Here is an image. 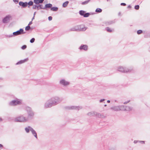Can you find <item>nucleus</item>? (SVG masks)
<instances>
[{
    "instance_id": "obj_1",
    "label": "nucleus",
    "mask_w": 150,
    "mask_h": 150,
    "mask_svg": "<svg viewBox=\"0 0 150 150\" xmlns=\"http://www.w3.org/2000/svg\"><path fill=\"white\" fill-rule=\"evenodd\" d=\"M62 99L57 96L53 97L48 100L45 104V108H50L60 103Z\"/></svg>"
},
{
    "instance_id": "obj_2",
    "label": "nucleus",
    "mask_w": 150,
    "mask_h": 150,
    "mask_svg": "<svg viewBox=\"0 0 150 150\" xmlns=\"http://www.w3.org/2000/svg\"><path fill=\"white\" fill-rule=\"evenodd\" d=\"M25 110L27 114L26 119L28 121H30L33 119L34 117L35 112L32 110V108L29 106H26L25 108Z\"/></svg>"
},
{
    "instance_id": "obj_3",
    "label": "nucleus",
    "mask_w": 150,
    "mask_h": 150,
    "mask_svg": "<svg viewBox=\"0 0 150 150\" xmlns=\"http://www.w3.org/2000/svg\"><path fill=\"white\" fill-rule=\"evenodd\" d=\"M22 104V100L21 99L16 98L15 99L12 100L9 103V105L11 106H15L17 105H21Z\"/></svg>"
},
{
    "instance_id": "obj_4",
    "label": "nucleus",
    "mask_w": 150,
    "mask_h": 150,
    "mask_svg": "<svg viewBox=\"0 0 150 150\" xmlns=\"http://www.w3.org/2000/svg\"><path fill=\"white\" fill-rule=\"evenodd\" d=\"M26 33L25 32H24V30L22 28H20L19 30L14 32L12 35H8L9 38L12 37L16 36L19 35L24 34Z\"/></svg>"
},
{
    "instance_id": "obj_5",
    "label": "nucleus",
    "mask_w": 150,
    "mask_h": 150,
    "mask_svg": "<svg viewBox=\"0 0 150 150\" xmlns=\"http://www.w3.org/2000/svg\"><path fill=\"white\" fill-rule=\"evenodd\" d=\"M14 121L15 122H25L28 120L25 117L21 115L15 118Z\"/></svg>"
},
{
    "instance_id": "obj_6",
    "label": "nucleus",
    "mask_w": 150,
    "mask_h": 150,
    "mask_svg": "<svg viewBox=\"0 0 150 150\" xmlns=\"http://www.w3.org/2000/svg\"><path fill=\"white\" fill-rule=\"evenodd\" d=\"M132 70V69H129L127 68H124L122 67H120L118 68V71L123 73L130 72Z\"/></svg>"
},
{
    "instance_id": "obj_7",
    "label": "nucleus",
    "mask_w": 150,
    "mask_h": 150,
    "mask_svg": "<svg viewBox=\"0 0 150 150\" xmlns=\"http://www.w3.org/2000/svg\"><path fill=\"white\" fill-rule=\"evenodd\" d=\"M11 18V16L10 15H8L3 18L2 22L4 23H7L9 22L10 19Z\"/></svg>"
},
{
    "instance_id": "obj_8",
    "label": "nucleus",
    "mask_w": 150,
    "mask_h": 150,
    "mask_svg": "<svg viewBox=\"0 0 150 150\" xmlns=\"http://www.w3.org/2000/svg\"><path fill=\"white\" fill-rule=\"evenodd\" d=\"M82 107L80 106H67L66 107V108L68 110H79L80 109H81Z\"/></svg>"
},
{
    "instance_id": "obj_9",
    "label": "nucleus",
    "mask_w": 150,
    "mask_h": 150,
    "mask_svg": "<svg viewBox=\"0 0 150 150\" xmlns=\"http://www.w3.org/2000/svg\"><path fill=\"white\" fill-rule=\"evenodd\" d=\"M59 84L64 86H66L70 84V82L66 81L64 79H63L60 81Z\"/></svg>"
},
{
    "instance_id": "obj_10",
    "label": "nucleus",
    "mask_w": 150,
    "mask_h": 150,
    "mask_svg": "<svg viewBox=\"0 0 150 150\" xmlns=\"http://www.w3.org/2000/svg\"><path fill=\"white\" fill-rule=\"evenodd\" d=\"M79 13L81 16H82L85 18H87V16L89 14L88 13H86L85 11L82 10L79 11Z\"/></svg>"
},
{
    "instance_id": "obj_11",
    "label": "nucleus",
    "mask_w": 150,
    "mask_h": 150,
    "mask_svg": "<svg viewBox=\"0 0 150 150\" xmlns=\"http://www.w3.org/2000/svg\"><path fill=\"white\" fill-rule=\"evenodd\" d=\"M79 48L81 50H83L85 51H86L88 50V46L86 45L82 44Z\"/></svg>"
},
{
    "instance_id": "obj_12",
    "label": "nucleus",
    "mask_w": 150,
    "mask_h": 150,
    "mask_svg": "<svg viewBox=\"0 0 150 150\" xmlns=\"http://www.w3.org/2000/svg\"><path fill=\"white\" fill-rule=\"evenodd\" d=\"M20 6L22 7V8H25L27 6V2H23L22 1H20L18 3Z\"/></svg>"
},
{
    "instance_id": "obj_13",
    "label": "nucleus",
    "mask_w": 150,
    "mask_h": 150,
    "mask_svg": "<svg viewBox=\"0 0 150 150\" xmlns=\"http://www.w3.org/2000/svg\"><path fill=\"white\" fill-rule=\"evenodd\" d=\"M28 57H27L23 60H21L17 62L16 64V65H18L23 63H25V62H27L28 61Z\"/></svg>"
},
{
    "instance_id": "obj_14",
    "label": "nucleus",
    "mask_w": 150,
    "mask_h": 150,
    "mask_svg": "<svg viewBox=\"0 0 150 150\" xmlns=\"http://www.w3.org/2000/svg\"><path fill=\"white\" fill-rule=\"evenodd\" d=\"M52 6V5L50 3L46 4L44 7V9L48 10L49 8L51 9V8Z\"/></svg>"
},
{
    "instance_id": "obj_15",
    "label": "nucleus",
    "mask_w": 150,
    "mask_h": 150,
    "mask_svg": "<svg viewBox=\"0 0 150 150\" xmlns=\"http://www.w3.org/2000/svg\"><path fill=\"white\" fill-rule=\"evenodd\" d=\"M79 26H80L79 27V31H84L87 29L85 27L84 25H79Z\"/></svg>"
},
{
    "instance_id": "obj_16",
    "label": "nucleus",
    "mask_w": 150,
    "mask_h": 150,
    "mask_svg": "<svg viewBox=\"0 0 150 150\" xmlns=\"http://www.w3.org/2000/svg\"><path fill=\"white\" fill-rule=\"evenodd\" d=\"M43 80L42 79H39V80H35V85H37L38 84H40L42 85L43 84Z\"/></svg>"
},
{
    "instance_id": "obj_17",
    "label": "nucleus",
    "mask_w": 150,
    "mask_h": 150,
    "mask_svg": "<svg viewBox=\"0 0 150 150\" xmlns=\"http://www.w3.org/2000/svg\"><path fill=\"white\" fill-rule=\"evenodd\" d=\"M33 129V128L29 126L25 127V130L27 133H29L30 131H31Z\"/></svg>"
},
{
    "instance_id": "obj_18",
    "label": "nucleus",
    "mask_w": 150,
    "mask_h": 150,
    "mask_svg": "<svg viewBox=\"0 0 150 150\" xmlns=\"http://www.w3.org/2000/svg\"><path fill=\"white\" fill-rule=\"evenodd\" d=\"M110 109L114 111H119V106H114L110 108Z\"/></svg>"
},
{
    "instance_id": "obj_19",
    "label": "nucleus",
    "mask_w": 150,
    "mask_h": 150,
    "mask_svg": "<svg viewBox=\"0 0 150 150\" xmlns=\"http://www.w3.org/2000/svg\"><path fill=\"white\" fill-rule=\"evenodd\" d=\"M96 115V113L95 112H90L87 113V115L90 116H95Z\"/></svg>"
},
{
    "instance_id": "obj_20",
    "label": "nucleus",
    "mask_w": 150,
    "mask_h": 150,
    "mask_svg": "<svg viewBox=\"0 0 150 150\" xmlns=\"http://www.w3.org/2000/svg\"><path fill=\"white\" fill-rule=\"evenodd\" d=\"M31 133L34 136L36 139H38L37 133L36 132L33 128L31 131Z\"/></svg>"
},
{
    "instance_id": "obj_21",
    "label": "nucleus",
    "mask_w": 150,
    "mask_h": 150,
    "mask_svg": "<svg viewBox=\"0 0 150 150\" xmlns=\"http://www.w3.org/2000/svg\"><path fill=\"white\" fill-rule=\"evenodd\" d=\"M96 116L99 118H104L105 117V116L102 114L98 113L97 112H96Z\"/></svg>"
},
{
    "instance_id": "obj_22",
    "label": "nucleus",
    "mask_w": 150,
    "mask_h": 150,
    "mask_svg": "<svg viewBox=\"0 0 150 150\" xmlns=\"http://www.w3.org/2000/svg\"><path fill=\"white\" fill-rule=\"evenodd\" d=\"M115 23V21L114 20H113L107 21L105 23V24L106 25H108Z\"/></svg>"
},
{
    "instance_id": "obj_23",
    "label": "nucleus",
    "mask_w": 150,
    "mask_h": 150,
    "mask_svg": "<svg viewBox=\"0 0 150 150\" xmlns=\"http://www.w3.org/2000/svg\"><path fill=\"white\" fill-rule=\"evenodd\" d=\"M119 111H125L126 106L124 105H119Z\"/></svg>"
},
{
    "instance_id": "obj_24",
    "label": "nucleus",
    "mask_w": 150,
    "mask_h": 150,
    "mask_svg": "<svg viewBox=\"0 0 150 150\" xmlns=\"http://www.w3.org/2000/svg\"><path fill=\"white\" fill-rule=\"evenodd\" d=\"M27 5H28V7L29 8L30 6L33 5L34 2L31 0L29 1L28 2H27Z\"/></svg>"
},
{
    "instance_id": "obj_25",
    "label": "nucleus",
    "mask_w": 150,
    "mask_h": 150,
    "mask_svg": "<svg viewBox=\"0 0 150 150\" xmlns=\"http://www.w3.org/2000/svg\"><path fill=\"white\" fill-rule=\"evenodd\" d=\"M38 5V10L40 9H44V7L43 5L42 4H39Z\"/></svg>"
},
{
    "instance_id": "obj_26",
    "label": "nucleus",
    "mask_w": 150,
    "mask_h": 150,
    "mask_svg": "<svg viewBox=\"0 0 150 150\" xmlns=\"http://www.w3.org/2000/svg\"><path fill=\"white\" fill-rule=\"evenodd\" d=\"M58 9V8L57 7H52V6L51 8V10L54 11H57Z\"/></svg>"
},
{
    "instance_id": "obj_27",
    "label": "nucleus",
    "mask_w": 150,
    "mask_h": 150,
    "mask_svg": "<svg viewBox=\"0 0 150 150\" xmlns=\"http://www.w3.org/2000/svg\"><path fill=\"white\" fill-rule=\"evenodd\" d=\"M125 111H130L132 110V108L129 106H126Z\"/></svg>"
},
{
    "instance_id": "obj_28",
    "label": "nucleus",
    "mask_w": 150,
    "mask_h": 150,
    "mask_svg": "<svg viewBox=\"0 0 150 150\" xmlns=\"http://www.w3.org/2000/svg\"><path fill=\"white\" fill-rule=\"evenodd\" d=\"M69 3V1H65V2L63 3L62 4V7L64 8H65L66 7L67 5H68Z\"/></svg>"
},
{
    "instance_id": "obj_29",
    "label": "nucleus",
    "mask_w": 150,
    "mask_h": 150,
    "mask_svg": "<svg viewBox=\"0 0 150 150\" xmlns=\"http://www.w3.org/2000/svg\"><path fill=\"white\" fill-rule=\"evenodd\" d=\"M102 11V9L99 8H97L95 10V12L97 13H101Z\"/></svg>"
},
{
    "instance_id": "obj_30",
    "label": "nucleus",
    "mask_w": 150,
    "mask_h": 150,
    "mask_svg": "<svg viewBox=\"0 0 150 150\" xmlns=\"http://www.w3.org/2000/svg\"><path fill=\"white\" fill-rule=\"evenodd\" d=\"M38 4H36L33 5V7H32L33 9L37 10H38Z\"/></svg>"
},
{
    "instance_id": "obj_31",
    "label": "nucleus",
    "mask_w": 150,
    "mask_h": 150,
    "mask_svg": "<svg viewBox=\"0 0 150 150\" xmlns=\"http://www.w3.org/2000/svg\"><path fill=\"white\" fill-rule=\"evenodd\" d=\"M106 30L109 33H111L112 32V30L109 27H107L105 28Z\"/></svg>"
},
{
    "instance_id": "obj_32",
    "label": "nucleus",
    "mask_w": 150,
    "mask_h": 150,
    "mask_svg": "<svg viewBox=\"0 0 150 150\" xmlns=\"http://www.w3.org/2000/svg\"><path fill=\"white\" fill-rule=\"evenodd\" d=\"M34 3L36 4H40L39 0H33Z\"/></svg>"
},
{
    "instance_id": "obj_33",
    "label": "nucleus",
    "mask_w": 150,
    "mask_h": 150,
    "mask_svg": "<svg viewBox=\"0 0 150 150\" xmlns=\"http://www.w3.org/2000/svg\"><path fill=\"white\" fill-rule=\"evenodd\" d=\"M27 47V46L26 45H23L21 47V49L22 50H25Z\"/></svg>"
},
{
    "instance_id": "obj_34",
    "label": "nucleus",
    "mask_w": 150,
    "mask_h": 150,
    "mask_svg": "<svg viewBox=\"0 0 150 150\" xmlns=\"http://www.w3.org/2000/svg\"><path fill=\"white\" fill-rule=\"evenodd\" d=\"M143 31L141 30H139L137 31V33L139 35L143 33Z\"/></svg>"
},
{
    "instance_id": "obj_35",
    "label": "nucleus",
    "mask_w": 150,
    "mask_h": 150,
    "mask_svg": "<svg viewBox=\"0 0 150 150\" xmlns=\"http://www.w3.org/2000/svg\"><path fill=\"white\" fill-rule=\"evenodd\" d=\"M134 8L136 10H138L139 8V6L138 5H136L135 6Z\"/></svg>"
},
{
    "instance_id": "obj_36",
    "label": "nucleus",
    "mask_w": 150,
    "mask_h": 150,
    "mask_svg": "<svg viewBox=\"0 0 150 150\" xmlns=\"http://www.w3.org/2000/svg\"><path fill=\"white\" fill-rule=\"evenodd\" d=\"M88 3V2L87 1H87H84L82 2V3H81V4L83 5H84L87 4Z\"/></svg>"
},
{
    "instance_id": "obj_37",
    "label": "nucleus",
    "mask_w": 150,
    "mask_h": 150,
    "mask_svg": "<svg viewBox=\"0 0 150 150\" xmlns=\"http://www.w3.org/2000/svg\"><path fill=\"white\" fill-rule=\"evenodd\" d=\"M30 26L28 25L25 27V30L26 31H27L29 30H30Z\"/></svg>"
},
{
    "instance_id": "obj_38",
    "label": "nucleus",
    "mask_w": 150,
    "mask_h": 150,
    "mask_svg": "<svg viewBox=\"0 0 150 150\" xmlns=\"http://www.w3.org/2000/svg\"><path fill=\"white\" fill-rule=\"evenodd\" d=\"M35 40V39L34 38H32V39H31L30 40V42L31 43H33Z\"/></svg>"
},
{
    "instance_id": "obj_39",
    "label": "nucleus",
    "mask_w": 150,
    "mask_h": 150,
    "mask_svg": "<svg viewBox=\"0 0 150 150\" xmlns=\"http://www.w3.org/2000/svg\"><path fill=\"white\" fill-rule=\"evenodd\" d=\"M70 31H76V29L75 28V27L72 28L69 30Z\"/></svg>"
},
{
    "instance_id": "obj_40",
    "label": "nucleus",
    "mask_w": 150,
    "mask_h": 150,
    "mask_svg": "<svg viewBox=\"0 0 150 150\" xmlns=\"http://www.w3.org/2000/svg\"><path fill=\"white\" fill-rule=\"evenodd\" d=\"M87 13H89V14H88V16H87V17H88L90 15H93L96 13H93V12H90V13L87 12Z\"/></svg>"
},
{
    "instance_id": "obj_41",
    "label": "nucleus",
    "mask_w": 150,
    "mask_h": 150,
    "mask_svg": "<svg viewBox=\"0 0 150 150\" xmlns=\"http://www.w3.org/2000/svg\"><path fill=\"white\" fill-rule=\"evenodd\" d=\"M76 29V31H79V25H77L75 26Z\"/></svg>"
},
{
    "instance_id": "obj_42",
    "label": "nucleus",
    "mask_w": 150,
    "mask_h": 150,
    "mask_svg": "<svg viewBox=\"0 0 150 150\" xmlns=\"http://www.w3.org/2000/svg\"><path fill=\"white\" fill-rule=\"evenodd\" d=\"M52 17L51 16H49L48 17V19L49 21H50L52 20Z\"/></svg>"
},
{
    "instance_id": "obj_43",
    "label": "nucleus",
    "mask_w": 150,
    "mask_h": 150,
    "mask_svg": "<svg viewBox=\"0 0 150 150\" xmlns=\"http://www.w3.org/2000/svg\"><path fill=\"white\" fill-rule=\"evenodd\" d=\"M138 142H139L142 144H145V141H139Z\"/></svg>"
},
{
    "instance_id": "obj_44",
    "label": "nucleus",
    "mask_w": 150,
    "mask_h": 150,
    "mask_svg": "<svg viewBox=\"0 0 150 150\" xmlns=\"http://www.w3.org/2000/svg\"><path fill=\"white\" fill-rule=\"evenodd\" d=\"M105 100V99H101L99 101L100 103H101L103 101H104Z\"/></svg>"
},
{
    "instance_id": "obj_45",
    "label": "nucleus",
    "mask_w": 150,
    "mask_h": 150,
    "mask_svg": "<svg viewBox=\"0 0 150 150\" xmlns=\"http://www.w3.org/2000/svg\"><path fill=\"white\" fill-rule=\"evenodd\" d=\"M120 5L121 6H126V4L125 3H121Z\"/></svg>"
},
{
    "instance_id": "obj_46",
    "label": "nucleus",
    "mask_w": 150,
    "mask_h": 150,
    "mask_svg": "<svg viewBox=\"0 0 150 150\" xmlns=\"http://www.w3.org/2000/svg\"><path fill=\"white\" fill-rule=\"evenodd\" d=\"M13 1L16 4L18 3V0H13Z\"/></svg>"
},
{
    "instance_id": "obj_47",
    "label": "nucleus",
    "mask_w": 150,
    "mask_h": 150,
    "mask_svg": "<svg viewBox=\"0 0 150 150\" xmlns=\"http://www.w3.org/2000/svg\"><path fill=\"white\" fill-rule=\"evenodd\" d=\"M4 146L2 144H0V150L1 149H2L3 148Z\"/></svg>"
},
{
    "instance_id": "obj_48",
    "label": "nucleus",
    "mask_w": 150,
    "mask_h": 150,
    "mask_svg": "<svg viewBox=\"0 0 150 150\" xmlns=\"http://www.w3.org/2000/svg\"><path fill=\"white\" fill-rule=\"evenodd\" d=\"M130 100H129L128 101H126V102H125L124 103V104H127V103H128L129 102H130Z\"/></svg>"
},
{
    "instance_id": "obj_49",
    "label": "nucleus",
    "mask_w": 150,
    "mask_h": 150,
    "mask_svg": "<svg viewBox=\"0 0 150 150\" xmlns=\"http://www.w3.org/2000/svg\"><path fill=\"white\" fill-rule=\"evenodd\" d=\"M33 23L32 21H31L30 22L28 25H31Z\"/></svg>"
},
{
    "instance_id": "obj_50",
    "label": "nucleus",
    "mask_w": 150,
    "mask_h": 150,
    "mask_svg": "<svg viewBox=\"0 0 150 150\" xmlns=\"http://www.w3.org/2000/svg\"><path fill=\"white\" fill-rule=\"evenodd\" d=\"M40 4H42L44 1V0H39Z\"/></svg>"
},
{
    "instance_id": "obj_51",
    "label": "nucleus",
    "mask_w": 150,
    "mask_h": 150,
    "mask_svg": "<svg viewBox=\"0 0 150 150\" xmlns=\"http://www.w3.org/2000/svg\"><path fill=\"white\" fill-rule=\"evenodd\" d=\"M139 140H134V144H136L137 142H138Z\"/></svg>"
},
{
    "instance_id": "obj_52",
    "label": "nucleus",
    "mask_w": 150,
    "mask_h": 150,
    "mask_svg": "<svg viewBox=\"0 0 150 150\" xmlns=\"http://www.w3.org/2000/svg\"><path fill=\"white\" fill-rule=\"evenodd\" d=\"M131 8V6L130 5H129L127 6L128 8Z\"/></svg>"
},
{
    "instance_id": "obj_53",
    "label": "nucleus",
    "mask_w": 150,
    "mask_h": 150,
    "mask_svg": "<svg viewBox=\"0 0 150 150\" xmlns=\"http://www.w3.org/2000/svg\"><path fill=\"white\" fill-rule=\"evenodd\" d=\"M35 17V16H33V17L32 18V20H31L32 21L34 19Z\"/></svg>"
},
{
    "instance_id": "obj_54",
    "label": "nucleus",
    "mask_w": 150,
    "mask_h": 150,
    "mask_svg": "<svg viewBox=\"0 0 150 150\" xmlns=\"http://www.w3.org/2000/svg\"><path fill=\"white\" fill-rule=\"evenodd\" d=\"M36 12L35 11L34 12V14H33V16H35L36 14Z\"/></svg>"
},
{
    "instance_id": "obj_55",
    "label": "nucleus",
    "mask_w": 150,
    "mask_h": 150,
    "mask_svg": "<svg viewBox=\"0 0 150 150\" xmlns=\"http://www.w3.org/2000/svg\"><path fill=\"white\" fill-rule=\"evenodd\" d=\"M3 121V120L2 118L0 117V122L2 121Z\"/></svg>"
},
{
    "instance_id": "obj_56",
    "label": "nucleus",
    "mask_w": 150,
    "mask_h": 150,
    "mask_svg": "<svg viewBox=\"0 0 150 150\" xmlns=\"http://www.w3.org/2000/svg\"><path fill=\"white\" fill-rule=\"evenodd\" d=\"M33 29L34 28H33L30 27V30H33Z\"/></svg>"
},
{
    "instance_id": "obj_57",
    "label": "nucleus",
    "mask_w": 150,
    "mask_h": 150,
    "mask_svg": "<svg viewBox=\"0 0 150 150\" xmlns=\"http://www.w3.org/2000/svg\"><path fill=\"white\" fill-rule=\"evenodd\" d=\"M107 102L108 103H110V100H108L107 101Z\"/></svg>"
},
{
    "instance_id": "obj_58",
    "label": "nucleus",
    "mask_w": 150,
    "mask_h": 150,
    "mask_svg": "<svg viewBox=\"0 0 150 150\" xmlns=\"http://www.w3.org/2000/svg\"><path fill=\"white\" fill-rule=\"evenodd\" d=\"M121 14V13L120 12H119L118 14V15L120 16Z\"/></svg>"
},
{
    "instance_id": "obj_59",
    "label": "nucleus",
    "mask_w": 150,
    "mask_h": 150,
    "mask_svg": "<svg viewBox=\"0 0 150 150\" xmlns=\"http://www.w3.org/2000/svg\"><path fill=\"white\" fill-rule=\"evenodd\" d=\"M41 13H44V11H43V10H41Z\"/></svg>"
},
{
    "instance_id": "obj_60",
    "label": "nucleus",
    "mask_w": 150,
    "mask_h": 150,
    "mask_svg": "<svg viewBox=\"0 0 150 150\" xmlns=\"http://www.w3.org/2000/svg\"><path fill=\"white\" fill-rule=\"evenodd\" d=\"M91 0H87L88 3Z\"/></svg>"
},
{
    "instance_id": "obj_61",
    "label": "nucleus",
    "mask_w": 150,
    "mask_h": 150,
    "mask_svg": "<svg viewBox=\"0 0 150 150\" xmlns=\"http://www.w3.org/2000/svg\"><path fill=\"white\" fill-rule=\"evenodd\" d=\"M104 106L105 107H106L107 106V105L106 104H105L104 105Z\"/></svg>"
},
{
    "instance_id": "obj_62",
    "label": "nucleus",
    "mask_w": 150,
    "mask_h": 150,
    "mask_svg": "<svg viewBox=\"0 0 150 150\" xmlns=\"http://www.w3.org/2000/svg\"><path fill=\"white\" fill-rule=\"evenodd\" d=\"M111 150H115L114 149H112Z\"/></svg>"
},
{
    "instance_id": "obj_63",
    "label": "nucleus",
    "mask_w": 150,
    "mask_h": 150,
    "mask_svg": "<svg viewBox=\"0 0 150 150\" xmlns=\"http://www.w3.org/2000/svg\"><path fill=\"white\" fill-rule=\"evenodd\" d=\"M144 37L145 38H146V35H145L144 36Z\"/></svg>"
},
{
    "instance_id": "obj_64",
    "label": "nucleus",
    "mask_w": 150,
    "mask_h": 150,
    "mask_svg": "<svg viewBox=\"0 0 150 150\" xmlns=\"http://www.w3.org/2000/svg\"><path fill=\"white\" fill-rule=\"evenodd\" d=\"M1 79V78H0V79Z\"/></svg>"
}]
</instances>
